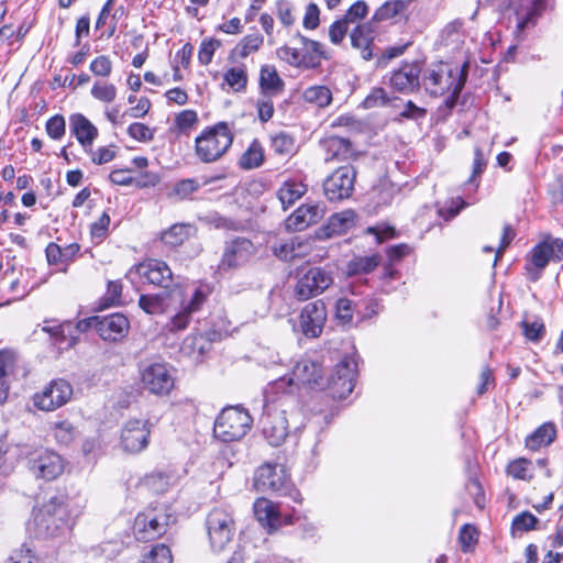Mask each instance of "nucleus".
<instances>
[{
    "mask_svg": "<svg viewBox=\"0 0 563 563\" xmlns=\"http://www.w3.org/2000/svg\"><path fill=\"white\" fill-rule=\"evenodd\" d=\"M129 329L130 322L122 313H111L103 317L98 316L97 333L104 341H120L128 334Z\"/></svg>",
    "mask_w": 563,
    "mask_h": 563,
    "instance_id": "obj_23",
    "label": "nucleus"
},
{
    "mask_svg": "<svg viewBox=\"0 0 563 563\" xmlns=\"http://www.w3.org/2000/svg\"><path fill=\"white\" fill-rule=\"evenodd\" d=\"M303 99L309 103H314L320 108L329 106L332 101V93L325 86H311L303 91Z\"/></svg>",
    "mask_w": 563,
    "mask_h": 563,
    "instance_id": "obj_47",
    "label": "nucleus"
},
{
    "mask_svg": "<svg viewBox=\"0 0 563 563\" xmlns=\"http://www.w3.org/2000/svg\"><path fill=\"white\" fill-rule=\"evenodd\" d=\"M299 319L300 329L306 336H320L327 320V309L323 301L316 300L307 303L302 308Z\"/></svg>",
    "mask_w": 563,
    "mask_h": 563,
    "instance_id": "obj_19",
    "label": "nucleus"
},
{
    "mask_svg": "<svg viewBox=\"0 0 563 563\" xmlns=\"http://www.w3.org/2000/svg\"><path fill=\"white\" fill-rule=\"evenodd\" d=\"M459 540L462 550L468 552L477 542V530L471 525H464L460 530Z\"/></svg>",
    "mask_w": 563,
    "mask_h": 563,
    "instance_id": "obj_58",
    "label": "nucleus"
},
{
    "mask_svg": "<svg viewBox=\"0 0 563 563\" xmlns=\"http://www.w3.org/2000/svg\"><path fill=\"white\" fill-rule=\"evenodd\" d=\"M80 251L78 243H70L64 247L55 242L48 243L45 249L46 260L49 265H59L60 272H67L70 263H73Z\"/></svg>",
    "mask_w": 563,
    "mask_h": 563,
    "instance_id": "obj_27",
    "label": "nucleus"
},
{
    "mask_svg": "<svg viewBox=\"0 0 563 563\" xmlns=\"http://www.w3.org/2000/svg\"><path fill=\"white\" fill-rule=\"evenodd\" d=\"M298 38L301 43L300 52L301 56L305 58V67L314 68L319 66L320 59L325 57L323 45L300 34Z\"/></svg>",
    "mask_w": 563,
    "mask_h": 563,
    "instance_id": "obj_33",
    "label": "nucleus"
},
{
    "mask_svg": "<svg viewBox=\"0 0 563 563\" xmlns=\"http://www.w3.org/2000/svg\"><path fill=\"white\" fill-rule=\"evenodd\" d=\"M405 8V1H386L376 9L369 22H373V25H376L378 22L390 20L401 13Z\"/></svg>",
    "mask_w": 563,
    "mask_h": 563,
    "instance_id": "obj_46",
    "label": "nucleus"
},
{
    "mask_svg": "<svg viewBox=\"0 0 563 563\" xmlns=\"http://www.w3.org/2000/svg\"><path fill=\"white\" fill-rule=\"evenodd\" d=\"M255 483L263 489H269L282 496H290L295 501L301 503L300 494L295 489L284 465L266 464L260 467Z\"/></svg>",
    "mask_w": 563,
    "mask_h": 563,
    "instance_id": "obj_7",
    "label": "nucleus"
},
{
    "mask_svg": "<svg viewBox=\"0 0 563 563\" xmlns=\"http://www.w3.org/2000/svg\"><path fill=\"white\" fill-rule=\"evenodd\" d=\"M260 87L264 93L268 95H274L283 90L284 81L274 66L264 65L261 67Z\"/></svg>",
    "mask_w": 563,
    "mask_h": 563,
    "instance_id": "obj_36",
    "label": "nucleus"
},
{
    "mask_svg": "<svg viewBox=\"0 0 563 563\" xmlns=\"http://www.w3.org/2000/svg\"><path fill=\"white\" fill-rule=\"evenodd\" d=\"M333 284L332 273L323 267L309 268L297 282L295 292L299 300H308Z\"/></svg>",
    "mask_w": 563,
    "mask_h": 563,
    "instance_id": "obj_12",
    "label": "nucleus"
},
{
    "mask_svg": "<svg viewBox=\"0 0 563 563\" xmlns=\"http://www.w3.org/2000/svg\"><path fill=\"white\" fill-rule=\"evenodd\" d=\"M147 420L131 419L121 431V446L129 453H139L147 448L151 434Z\"/></svg>",
    "mask_w": 563,
    "mask_h": 563,
    "instance_id": "obj_17",
    "label": "nucleus"
},
{
    "mask_svg": "<svg viewBox=\"0 0 563 563\" xmlns=\"http://www.w3.org/2000/svg\"><path fill=\"white\" fill-rule=\"evenodd\" d=\"M252 422L247 411L239 407H228L218 416L213 432L223 442L239 441L251 429Z\"/></svg>",
    "mask_w": 563,
    "mask_h": 563,
    "instance_id": "obj_5",
    "label": "nucleus"
},
{
    "mask_svg": "<svg viewBox=\"0 0 563 563\" xmlns=\"http://www.w3.org/2000/svg\"><path fill=\"white\" fill-rule=\"evenodd\" d=\"M90 95L102 103H112L117 98L118 88L108 80L97 79L91 86Z\"/></svg>",
    "mask_w": 563,
    "mask_h": 563,
    "instance_id": "obj_42",
    "label": "nucleus"
},
{
    "mask_svg": "<svg viewBox=\"0 0 563 563\" xmlns=\"http://www.w3.org/2000/svg\"><path fill=\"white\" fill-rule=\"evenodd\" d=\"M73 395L71 385L65 379L53 380L33 397L34 406L44 411H53L67 404Z\"/></svg>",
    "mask_w": 563,
    "mask_h": 563,
    "instance_id": "obj_16",
    "label": "nucleus"
},
{
    "mask_svg": "<svg viewBox=\"0 0 563 563\" xmlns=\"http://www.w3.org/2000/svg\"><path fill=\"white\" fill-rule=\"evenodd\" d=\"M189 225L177 223L172 225L168 230L162 232L161 241L169 247H177L189 238Z\"/></svg>",
    "mask_w": 563,
    "mask_h": 563,
    "instance_id": "obj_43",
    "label": "nucleus"
},
{
    "mask_svg": "<svg viewBox=\"0 0 563 563\" xmlns=\"http://www.w3.org/2000/svg\"><path fill=\"white\" fill-rule=\"evenodd\" d=\"M271 144L273 151L278 155H290L295 152V140L285 132H279L272 136Z\"/></svg>",
    "mask_w": 563,
    "mask_h": 563,
    "instance_id": "obj_49",
    "label": "nucleus"
},
{
    "mask_svg": "<svg viewBox=\"0 0 563 563\" xmlns=\"http://www.w3.org/2000/svg\"><path fill=\"white\" fill-rule=\"evenodd\" d=\"M421 84L430 96L440 97L451 93L452 98L456 99L464 86V80L457 70L453 73L448 65L440 63L424 71Z\"/></svg>",
    "mask_w": 563,
    "mask_h": 563,
    "instance_id": "obj_4",
    "label": "nucleus"
},
{
    "mask_svg": "<svg viewBox=\"0 0 563 563\" xmlns=\"http://www.w3.org/2000/svg\"><path fill=\"white\" fill-rule=\"evenodd\" d=\"M143 563H172L173 555L170 549L165 544H157L144 555Z\"/></svg>",
    "mask_w": 563,
    "mask_h": 563,
    "instance_id": "obj_51",
    "label": "nucleus"
},
{
    "mask_svg": "<svg viewBox=\"0 0 563 563\" xmlns=\"http://www.w3.org/2000/svg\"><path fill=\"white\" fill-rule=\"evenodd\" d=\"M112 60L107 55H99L89 65V70L100 78H108L112 73Z\"/></svg>",
    "mask_w": 563,
    "mask_h": 563,
    "instance_id": "obj_52",
    "label": "nucleus"
},
{
    "mask_svg": "<svg viewBox=\"0 0 563 563\" xmlns=\"http://www.w3.org/2000/svg\"><path fill=\"white\" fill-rule=\"evenodd\" d=\"M325 148L331 158L338 161L356 159L357 152L350 140L341 136H329L325 142Z\"/></svg>",
    "mask_w": 563,
    "mask_h": 563,
    "instance_id": "obj_32",
    "label": "nucleus"
},
{
    "mask_svg": "<svg viewBox=\"0 0 563 563\" xmlns=\"http://www.w3.org/2000/svg\"><path fill=\"white\" fill-rule=\"evenodd\" d=\"M401 99L397 97H388L387 91L384 88H374L371 93L364 99L363 106L365 109H372L377 107H391L394 109L400 108Z\"/></svg>",
    "mask_w": 563,
    "mask_h": 563,
    "instance_id": "obj_40",
    "label": "nucleus"
},
{
    "mask_svg": "<svg viewBox=\"0 0 563 563\" xmlns=\"http://www.w3.org/2000/svg\"><path fill=\"white\" fill-rule=\"evenodd\" d=\"M421 64L417 60L404 62L394 69L389 77V85L401 93H411L420 88Z\"/></svg>",
    "mask_w": 563,
    "mask_h": 563,
    "instance_id": "obj_18",
    "label": "nucleus"
},
{
    "mask_svg": "<svg viewBox=\"0 0 563 563\" xmlns=\"http://www.w3.org/2000/svg\"><path fill=\"white\" fill-rule=\"evenodd\" d=\"M537 523L538 518L534 515L523 511L514 518L512 528L519 531H529L534 529Z\"/></svg>",
    "mask_w": 563,
    "mask_h": 563,
    "instance_id": "obj_60",
    "label": "nucleus"
},
{
    "mask_svg": "<svg viewBox=\"0 0 563 563\" xmlns=\"http://www.w3.org/2000/svg\"><path fill=\"white\" fill-rule=\"evenodd\" d=\"M277 16L280 23L285 26H290L295 22V16L292 14V5L285 0H279L276 3Z\"/></svg>",
    "mask_w": 563,
    "mask_h": 563,
    "instance_id": "obj_64",
    "label": "nucleus"
},
{
    "mask_svg": "<svg viewBox=\"0 0 563 563\" xmlns=\"http://www.w3.org/2000/svg\"><path fill=\"white\" fill-rule=\"evenodd\" d=\"M249 82L247 69L244 64L229 67L223 74V84L233 92H244Z\"/></svg>",
    "mask_w": 563,
    "mask_h": 563,
    "instance_id": "obj_35",
    "label": "nucleus"
},
{
    "mask_svg": "<svg viewBox=\"0 0 563 563\" xmlns=\"http://www.w3.org/2000/svg\"><path fill=\"white\" fill-rule=\"evenodd\" d=\"M69 128L84 148H91L99 134L98 129L81 113H74L69 117Z\"/></svg>",
    "mask_w": 563,
    "mask_h": 563,
    "instance_id": "obj_26",
    "label": "nucleus"
},
{
    "mask_svg": "<svg viewBox=\"0 0 563 563\" xmlns=\"http://www.w3.org/2000/svg\"><path fill=\"white\" fill-rule=\"evenodd\" d=\"M368 13V5L365 1L358 0L354 2L342 19L350 25L360 22Z\"/></svg>",
    "mask_w": 563,
    "mask_h": 563,
    "instance_id": "obj_54",
    "label": "nucleus"
},
{
    "mask_svg": "<svg viewBox=\"0 0 563 563\" xmlns=\"http://www.w3.org/2000/svg\"><path fill=\"white\" fill-rule=\"evenodd\" d=\"M128 134L137 141L148 142L154 137L153 131L145 124L140 122H134L129 125Z\"/></svg>",
    "mask_w": 563,
    "mask_h": 563,
    "instance_id": "obj_61",
    "label": "nucleus"
},
{
    "mask_svg": "<svg viewBox=\"0 0 563 563\" xmlns=\"http://www.w3.org/2000/svg\"><path fill=\"white\" fill-rule=\"evenodd\" d=\"M45 130L51 139L55 141L62 140L66 132V121L64 117L55 114L49 118L46 122Z\"/></svg>",
    "mask_w": 563,
    "mask_h": 563,
    "instance_id": "obj_53",
    "label": "nucleus"
},
{
    "mask_svg": "<svg viewBox=\"0 0 563 563\" xmlns=\"http://www.w3.org/2000/svg\"><path fill=\"white\" fill-rule=\"evenodd\" d=\"M234 133L227 122L205 128L195 139V152L202 163L221 159L233 144Z\"/></svg>",
    "mask_w": 563,
    "mask_h": 563,
    "instance_id": "obj_2",
    "label": "nucleus"
},
{
    "mask_svg": "<svg viewBox=\"0 0 563 563\" xmlns=\"http://www.w3.org/2000/svg\"><path fill=\"white\" fill-rule=\"evenodd\" d=\"M221 42L214 38L203 40L198 52V59L201 65H209L214 52L220 47Z\"/></svg>",
    "mask_w": 563,
    "mask_h": 563,
    "instance_id": "obj_56",
    "label": "nucleus"
},
{
    "mask_svg": "<svg viewBox=\"0 0 563 563\" xmlns=\"http://www.w3.org/2000/svg\"><path fill=\"white\" fill-rule=\"evenodd\" d=\"M264 163V148L258 140H253L239 159V166L244 170H251Z\"/></svg>",
    "mask_w": 563,
    "mask_h": 563,
    "instance_id": "obj_37",
    "label": "nucleus"
},
{
    "mask_svg": "<svg viewBox=\"0 0 563 563\" xmlns=\"http://www.w3.org/2000/svg\"><path fill=\"white\" fill-rule=\"evenodd\" d=\"M135 273L145 283L167 288L173 280L170 267L163 261L150 258L135 265Z\"/></svg>",
    "mask_w": 563,
    "mask_h": 563,
    "instance_id": "obj_20",
    "label": "nucleus"
},
{
    "mask_svg": "<svg viewBox=\"0 0 563 563\" xmlns=\"http://www.w3.org/2000/svg\"><path fill=\"white\" fill-rule=\"evenodd\" d=\"M290 375L295 378L298 388L301 386L322 388L324 386L322 365L310 358L299 360L292 367Z\"/></svg>",
    "mask_w": 563,
    "mask_h": 563,
    "instance_id": "obj_21",
    "label": "nucleus"
},
{
    "mask_svg": "<svg viewBox=\"0 0 563 563\" xmlns=\"http://www.w3.org/2000/svg\"><path fill=\"white\" fill-rule=\"evenodd\" d=\"M310 250V244L298 236L289 241L280 242L273 246V253L282 261H292L305 256Z\"/></svg>",
    "mask_w": 563,
    "mask_h": 563,
    "instance_id": "obj_29",
    "label": "nucleus"
},
{
    "mask_svg": "<svg viewBox=\"0 0 563 563\" xmlns=\"http://www.w3.org/2000/svg\"><path fill=\"white\" fill-rule=\"evenodd\" d=\"M13 364V355L8 351L0 352V404L3 402L8 397V382L7 373L8 368Z\"/></svg>",
    "mask_w": 563,
    "mask_h": 563,
    "instance_id": "obj_50",
    "label": "nucleus"
},
{
    "mask_svg": "<svg viewBox=\"0 0 563 563\" xmlns=\"http://www.w3.org/2000/svg\"><path fill=\"white\" fill-rule=\"evenodd\" d=\"M173 521V516L165 505L148 507L135 517L133 532L139 541H153L165 534Z\"/></svg>",
    "mask_w": 563,
    "mask_h": 563,
    "instance_id": "obj_3",
    "label": "nucleus"
},
{
    "mask_svg": "<svg viewBox=\"0 0 563 563\" xmlns=\"http://www.w3.org/2000/svg\"><path fill=\"white\" fill-rule=\"evenodd\" d=\"M522 328L525 336L532 342H539L545 333L544 323L540 319L526 320L522 322Z\"/></svg>",
    "mask_w": 563,
    "mask_h": 563,
    "instance_id": "obj_55",
    "label": "nucleus"
},
{
    "mask_svg": "<svg viewBox=\"0 0 563 563\" xmlns=\"http://www.w3.org/2000/svg\"><path fill=\"white\" fill-rule=\"evenodd\" d=\"M356 170L351 165L336 168L323 181L324 195L330 201H341L351 197L354 190Z\"/></svg>",
    "mask_w": 563,
    "mask_h": 563,
    "instance_id": "obj_10",
    "label": "nucleus"
},
{
    "mask_svg": "<svg viewBox=\"0 0 563 563\" xmlns=\"http://www.w3.org/2000/svg\"><path fill=\"white\" fill-rule=\"evenodd\" d=\"M380 256L373 254L369 256L355 257L347 264L349 275L368 274L379 264Z\"/></svg>",
    "mask_w": 563,
    "mask_h": 563,
    "instance_id": "obj_45",
    "label": "nucleus"
},
{
    "mask_svg": "<svg viewBox=\"0 0 563 563\" xmlns=\"http://www.w3.org/2000/svg\"><path fill=\"white\" fill-rule=\"evenodd\" d=\"M261 422L263 434L271 445L279 446L285 442L289 434V418L285 408L267 405Z\"/></svg>",
    "mask_w": 563,
    "mask_h": 563,
    "instance_id": "obj_11",
    "label": "nucleus"
},
{
    "mask_svg": "<svg viewBox=\"0 0 563 563\" xmlns=\"http://www.w3.org/2000/svg\"><path fill=\"white\" fill-rule=\"evenodd\" d=\"M298 389L295 378L291 377L290 374L279 377L267 386L265 390L266 402L269 405L271 402H274L278 396H289Z\"/></svg>",
    "mask_w": 563,
    "mask_h": 563,
    "instance_id": "obj_34",
    "label": "nucleus"
},
{
    "mask_svg": "<svg viewBox=\"0 0 563 563\" xmlns=\"http://www.w3.org/2000/svg\"><path fill=\"white\" fill-rule=\"evenodd\" d=\"M532 462L525 457H519L511 461L507 466V474L515 479L531 481L532 474Z\"/></svg>",
    "mask_w": 563,
    "mask_h": 563,
    "instance_id": "obj_48",
    "label": "nucleus"
},
{
    "mask_svg": "<svg viewBox=\"0 0 563 563\" xmlns=\"http://www.w3.org/2000/svg\"><path fill=\"white\" fill-rule=\"evenodd\" d=\"M556 439V428L553 422H544L526 438L525 445L530 451H539L549 446Z\"/></svg>",
    "mask_w": 563,
    "mask_h": 563,
    "instance_id": "obj_30",
    "label": "nucleus"
},
{
    "mask_svg": "<svg viewBox=\"0 0 563 563\" xmlns=\"http://www.w3.org/2000/svg\"><path fill=\"white\" fill-rule=\"evenodd\" d=\"M264 42L261 34L254 33L244 36L238 45L232 49L230 58H246L250 54L260 49Z\"/></svg>",
    "mask_w": 563,
    "mask_h": 563,
    "instance_id": "obj_41",
    "label": "nucleus"
},
{
    "mask_svg": "<svg viewBox=\"0 0 563 563\" xmlns=\"http://www.w3.org/2000/svg\"><path fill=\"white\" fill-rule=\"evenodd\" d=\"M207 298L206 292L201 288H196L190 300L183 303L181 309L170 318L166 328L170 332H177L185 330L190 320L192 313L197 312Z\"/></svg>",
    "mask_w": 563,
    "mask_h": 563,
    "instance_id": "obj_24",
    "label": "nucleus"
},
{
    "mask_svg": "<svg viewBox=\"0 0 563 563\" xmlns=\"http://www.w3.org/2000/svg\"><path fill=\"white\" fill-rule=\"evenodd\" d=\"M563 260V240L547 234L530 252L526 269L531 280L540 278L541 272L550 261L561 262Z\"/></svg>",
    "mask_w": 563,
    "mask_h": 563,
    "instance_id": "obj_6",
    "label": "nucleus"
},
{
    "mask_svg": "<svg viewBox=\"0 0 563 563\" xmlns=\"http://www.w3.org/2000/svg\"><path fill=\"white\" fill-rule=\"evenodd\" d=\"M377 35V27L373 22L357 23L351 31L350 40L351 46L360 53L364 60H372L375 56V37Z\"/></svg>",
    "mask_w": 563,
    "mask_h": 563,
    "instance_id": "obj_22",
    "label": "nucleus"
},
{
    "mask_svg": "<svg viewBox=\"0 0 563 563\" xmlns=\"http://www.w3.org/2000/svg\"><path fill=\"white\" fill-rule=\"evenodd\" d=\"M142 388L155 396H167L175 387L172 367L165 363H152L141 371Z\"/></svg>",
    "mask_w": 563,
    "mask_h": 563,
    "instance_id": "obj_9",
    "label": "nucleus"
},
{
    "mask_svg": "<svg viewBox=\"0 0 563 563\" xmlns=\"http://www.w3.org/2000/svg\"><path fill=\"white\" fill-rule=\"evenodd\" d=\"M254 514L258 522L271 530L277 529L280 525L279 512L275 504L266 498H258L254 503Z\"/></svg>",
    "mask_w": 563,
    "mask_h": 563,
    "instance_id": "obj_31",
    "label": "nucleus"
},
{
    "mask_svg": "<svg viewBox=\"0 0 563 563\" xmlns=\"http://www.w3.org/2000/svg\"><path fill=\"white\" fill-rule=\"evenodd\" d=\"M356 374V360L353 356L343 357L335 366V373L328 384L331 395L339 399L346 398L354 389Z\"/></svg>",
    "mask_w": 563,
    "mask_h": 563,
    "instance_id": "obj_14",
    "label": "nucleus"
},
{
    "mask_svg": "<svg viewBox=\"0 0 563 563\" xmlns=\"http://www.w3.org/2000/svg\"><path fill=\"white\" fill-rule=\"evenodd\" d=\"M355 212L344 210L330 217L327 224L320 230L319 236L330 239L346 233L355 224Z\"/></svg>",
    "mask_w": 563,
    "mask_h": 563,
    "instance_id": "obj_28",
    "label": "nucleus"
},
{
    "mask_svg": "<svg viewBox=\"0 0 563 563\" xmlns=\"http://www.w3.org/2000/svg\"><path fill=\"white\" fill-rule=\"evenodd\" d=\"M323 216V208L319 205H302L296 209L286 220L288 230L301 231L317 223Z\"/></svg>",
    "mask_w": 563,
    "mask_h": 563,
    "instance_id": "obj_25",
    "label": "nucleus"
},
{
    "mask_svg": "<svg viewBox=\"0 0 563 563\" xmlns=\"http://www.w3.org/2000/svg\"><path fill=\"white\" fill-rule=\"evenodd\" d=\"M336 318L342 321L343 323H347L353 318V312L355 309L354 303L352 300L347 298H340L336 301Z\"/></svg>",
    "mask_w": 563,
    "mask_h": 563,
    "instance_id": "obj_62",
    "label": "nucleus"
},
{
    "mask_svg": "<svg viewBox=\"0 0 563 563\" xmlns=\"http://www.w3.org/2000/svg\"><path fill=\"white\" fill-rule=\"evenodd\" d=\"M349 24L341 18L334 21L329 27V38L332 44L339 45L344 40L347 31Z\"/></svg>",
    "mask_w": 563,
    "mask_h": 563,
    "instance_id": "obj_59",
    "label": "nucleus"
},
{
    "mask_svg": "<svg viewBox=\"0 0 563 563\" xmlns=\"http://www.w3.org/2000/svg\"><path fill=\"white\" fill-rule=\"evenodd\" d=\"M320 24V10L316 3H309L302 20L306 30H316Z\"/></svg>",
    "mask_w": 563,
    "mask_h": 563,
    "instance_id": "obj_63",
    "label": "nucleus"
},
{
    "mask_svg": "<svg viewBox=\"0 0 563 563\" xmlns=\"http://www.w3.org/2000/svg\"><path fill=\"white\" fill-rule=\"evenodd\" d=\"M278 57L287 64L295 67H305V58L301 56V52L298 48L283 46L277 49Z\"/></svg>",
    "mask_w": 563,
    "mask_h": 563,
    "instance_id": "obj_57",
    "label": "nucleus"
},
{
    "mask_svg": "<svg viewBox=\"0 0 563 563\" xmlns=\"http://www.w3.org/2000/svg\"><path fill=\"white\" fill-rule=\"evenodd\" d=\"M30 470L38 477L46 481L57 478L64 472V460L59 454L47 449L33 452L29 460Z\"/></svg>",
    "mask_w": 563,
    "mask_h": 563,
    "instance_id": "obj_15",
    "label": "nucleus"
},
{
    "mask_svg": "<svg viewBox=\"0 0 563 563\" xmlns=\"http://www.w3.org/2000/svg\"><path fill=\"white\" fill-rule=\"evenodd\" d=\"M306 192V186L296 180H287L278 190V198L284 207L287 209L291 207L298 199Z\"/></svg>",
    "mask_w": 563,
    "mask_h": 563,
    "instance_id": "obj_39",
    "label": "nucleus"
},
{
    "mask_svg": "<svg viewBox=\"0 0 563 563\" xmlns=\"http://www.w3.org/2000/svg\"><path fill=\"white\" fill-rule=\"evenodd\" d=\"M74 325L70 321L64 323H57L55 321H46L43 325V331L49 333L53 338H55L56 342L67 343V346H73L76 342L75 336L73 334Z\"/></svg>",
    "mask_w": 563,
    "mask_h": 563,
    "instance_id": "obj_38",
    "label": "nucleus"
},
{
    "mask_svg": "<svg viewBox=\"0 0 563 563\" xmlns=\"http://www.w3.org/2000/svg\"><path fill=\"white\" fill-rule=\"evenodd\" d=\"M255 254L256 247L251 240L235 238L225 242L218 268L224 272L240 268L247 264Z\"/></svg>",
    "mask_w": 563,
    "mask_h": 563,
    "instance_id": "obj_13",
    "label": "nucleus"
},
{
    "mask_svg": "<svg viewBox=\"0 0 563 563\" xmlns=\"http://www.w3.org/2000/svg\"><path fill=\"white\" fill-rule=\"evenodd\" d=\"M206 527L211 548L221 551L231 542L235 532L232 514L223 507H214L207 516Z\"/></svg>",
    "mask_w": 563,
    "mask_h": 563,
    "instance_id": "obj_8",
    "label": "nucleus"
},
{
    "mask_svg": "<svg viewBox=\"0 0 563 563\" xmlns=\"http://www.w3.org/2000/svg\"><path fill=\"white\" fill-rule=\"evenodd\" d=\"M79 514L80 510L74 512L68 509L63 496H53L33 509L27 529L36 538H56L69 528V518Z\"/></svg>",
    "mask_w": 563,
    "mask_h": 563,
    "instance_id": "obj_1",
    "label": "nucleus"
},
{
    "mask_svg": "<svg viewBox=\"0 0 563 563\" xmlns=\"http://www.w3.org/2000/svg\"><path fill=\"white\" fill-rule=\"evenodd\" d=\"M139 307L147 314H163L166 312V296L163 294L141 295Z\"/></svg>",
    "mask_w": 563,
    "mask_h": 563,
    "instance_id": "obj_44",
    "label": "nucleus"
}]
</instances>
